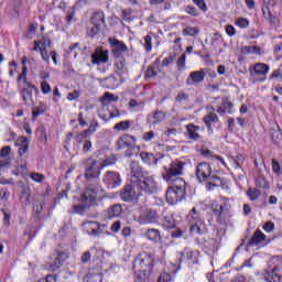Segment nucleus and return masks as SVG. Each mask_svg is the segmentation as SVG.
Listing matches in <instances>:
<instances>
[{
  "mask_svg": "<svg viewBox=\"0 0 282 282\" xmlns=\"http://www.w3.org/2000/svg\"><path fill=\"white\" fill-rule=\"evenodd\" d=\"M4 218H3V226H6L7 228L10 227V213L9 212H4Z\"/></svg>",
  "mask_w": 282,
  "mask_h": 282,
  "instance_id": "nucleus-64",
  "label": "nucleus"
},
{
  "mask_svg": "<svg viewBox=\"0 0 282 282\" xmlns=\"http://www.w3.org/2000/svg\"><path fill=\"white\" fill-rule=\"evenodd\" d=\"M188 99V95H186V93L181 91L178 93V95L176 96V102H182L183 100H187Z\"/></svg>",
  "mask_w": 282,
  "mask_h": 282,
  "instance_id": "nucleus-63",
  "label": "nucleus"
},
{
  "mask_svg": "<svg viewBox=\"0 0 282 282\" xmlns=\"http://www.w3.org/2000/svg\"><path fill=\"white\" fill-rule=\"evenodd\" d=\"M100 28L101 26L98 24H91V26H89L87 30L88 36H90V39H94V36H96L98 32H100Z\"/></svg>",
  "mask_w": 282,
  "mask_h": 282,
  "instance_id": "nucleus-40",
  "label": "nucleus"
},
{
  "mask_svg": "<svg viewBox=\"0 0 282 282\" xmlns=\"http://www.w3.org/2000/svg\"><path fill=\"white\" fill-rule=\"evenodd\" d=\"M140 158L143 162H151V159L153 158V153H149V152H141L140 153Z\"/></svg>",
  "mask_w": 282,
  "mask_h": 282,
  "instance_id": "nucleus-56",
  "label": "nucleus"
},
{
  "mask_svg": "<svg viewBox=\"0 0 282 282\" xmlns=\"http://www.w3.org/2000/svg\"><path fill=\"white\" fill-rule=\"evenodd\" d=\"M263 276L268 282H282V276L276 274V268L271 271H264Z\"/></svg>",
  "mask_w": 282,
  "mask_h": 282,
  "instance_id": "nucleus-26",
  "label": "nucleus"
},
{
  "mask_svg": "<svg viewBox=\"0 0 282 282\" xmlns=\"http://www.w3.org/2000/svg\"><path fill=\"white\" fill-rule=\"evenodd\" d=\"M164 118H166V112L156 110L154 113L148 116L147 122L150 126H155L164 122Z\"/></svg>",
  "mask_w": 282,
  "mask_h": 282,
  "instance_id": "nucleus-21",
  "label": "nucleus"
},
{
  "mask_svg": "<svg viewBox=\"0 0 282 282\" xmlns=\"http://www.w3.org/2000/svg\"><path fill=\"white\" fill-rule=\"evenodd\" d=\"M120 98L111 93H105L101 97V102H118Z\"/></svg>",
  "mask_w": 282,
  "mask_h": 282,
  "instance_id": "nucleus-38",
  "label": "nucleus"
},
{
  "mask_svg": "<svg viewBox=\"0 0 282 282\" xmlns=\"http://www.w3.org/2000/svg\"><path fill=\"white\" fill-rule=\"evenodd\" d=\"M272 171L275 175H281V164L276 160H272Z\"/></svg>",
  "mask_w": 282,
  "mask_h": 282,
  "instance_id": "nucleus-51",
  "label": "nucleus"
},
{
  "mask_svg": "<svg viewBox=\"0 0 282 282\" xmlns=\"http://www.w3.org/2000/svg\"><path fill=\"white\" fill-rule=\"evenodd\" d=\"M116 162H117V159L115 154L99 159V164H101V169H105L106 166H113Z\"/></svg>",
  "mask_w": 282,
  "mask_h": 282,
  "instance_id": "nucleus-31",
  "label": "nucleus"
},
{
  "mask_svg": "<svg viewBox=\"0 0 282 282\" xmlns=\"http://www.w3.org/2000/svg\"><path fill=\"white\" fill-rule=\"evenodd\" d=\"M203 122L206 124L207 130L213 133V126L212 124H217L219 122V117H217V113L209 111L207 115L203 118Z\"/></svg>",
  "mask_w": 282,
  "mask_h": 282,
  "instance_id": "nucleus-22",
  "label": "nucleus"
},
{
  "mask_svg": "<svg viewBox=\"0 0 282 282\" xmlns=\"http://www.w3.org/2000/svg\"><path fill=\"white\" fill-rule=\"evenodd\" d=\"M36 94H39V89L31 83H26V86L22 88L23 101L28 107H32L36 102Z\"/></svg>",
  "mask_w": 282,
  "mask_h": 282,
  "instance_id": "nucleus-11",
  "label": "nucleus"
},
{
  "mask_svg": "<svg viewBox=\"0 0 282 282\" xmlns=\"http://www.w3.org/2000/svg\"><path fill=\"white\" fill-rule=\"evenodd\" d=\"M102 182L107 188H118L122 184V177L116 171H107L104 174Z\"/></svg>",
  "mask_w": 282,
  "mask_h": 282,
  "instance_id": "nucleus-12",
  "label": "nucleus"
},
{
  "mask_svg": "<svg viewBox=\"0 0 282 282\" xmlns=\"http://www.w3.org/2000/svg\"><path fill=\"white\" fill-rule=\"evenodd\" d=\"M129 127H131L130 121H121V122L115 124V129L117 131H127L129 129Z\"/></svg>",
  "mask_w": 282,
  "mask_h": 282,
  "instance_id": "nucleus-43",
  "label": "nucleus"
},
{
  "mask_svg": "<svg viewBox=\"0 0 282 282\" xmlns=\"http://www.w3.org/2000/svg\"><path fill=\"white\" fill-rule=\"evenodd\" d=\"M199 127L198 126H195L193 123L188 124L187 126V133H188V138L189 140H199Z\"/></svg>",
  "mask_w": 282,
  "mask_h": 282,
  "instance_id": "nucleus-30",
  "label": "nucleus"
},
{
  "mask_svg": "<svg viewBox=\"0 0 282 282\" xmlns=\"http://www.w3.org/2000/svg\"><path fill=\"white\" fill-rule=\"evenodd\" d=\"M145 237L150 239V241H160V230L158 229H148L145 231Z\"/></svg>",
  "mask_w": 282,
  "mask_h": 282,
  "instance_id": "nucleus-35",
  "label": "nucleus"
},
{
  "mask_svg": "<svg viewBox=\"0 0 282 282\" xmlns=\"http://www.w3.org/2000/svg\"><path fill=\"white\" fill-rule=\"evenodd\" d=\"M122 215V206L113 205L108 209L109 217H120Z\"/></svg>",
  "mask_w": 282,
  "mask_h": 282,
  "instance_id": "nucleus-37",
  "label": "nucleus"
},
{
  "mask_svg": "<svg viewBox=\"0 0 282 282\" xmlns=\"http://www.w3.org/2000/svg\"><path fill=\"white\" fill-rule=\"evenodd\" d=\"M120 228H122V223L120 220H116L111 227H110V230L112 232H120Z\"/></svg>",
  "mask_w": 282,
  "mask_h": 282,
  "instance_id": "nucleus-57",
  "label": "nucleus"
},
{
  "mask_svg": "<svg viewBox=\"0 0 282 282\" xmlns=\"http://www.w3.org/2000/svg\"><path fill=\"white\" fill-rule=\"evenodd\" d=\"M213 213L216 217H219L220 219H224L226 215H228V210H230V206L228 204L219 205L217 203H214L212 205Z\"/></svg>",
  "mask_w": 282,
  "mask_h": 282,
  "instance_id": "nucleus-20",
  "label": "nucleus"
},
{
  "mask_svg": "<svg viewBox=\"0 0 282 282\" xmlns=\"http://www.w3.org/2000/svg\"><path fill=\"white\" fill-rule=\"evenodd\" d=\"M69 259V253L65 251H55L51 257L46 264V268L51 270V272H56L59 268L63 267V263Z\"/></svg>",
  "mask_w": 282,
  "mask_h": 282,
  "instance_id": "nucleus-8",
  "label": "nucleus"
},
{
  "mask_svg": "<svg viewBox=\"0 0 282 282\" xmlns=\"http://www.w3.org/2000/svg\"><path fill=\"white\" fill-rule=\"evenodd\" d=\"M134 177L138 180L137 186L139 191H143V193H149L150 195L158 193V183L153 176L149 175V172L137 171Z\"/></svg>",
  "mask_w": 282,
  "mask_h": 282,
  "instance_id": "nucleus-7",
  "label": "nucleus"
},
{
  "mask_svg": "<svg viewBox=\"0 0 282 282\" xmlns=\"http://www.w3.org/2000/svg\"><path fill=\"white\" fill-rule=\"evenodd\" d=\"M182 257L183 259H187V261H197V251H193L191 249H185L183 252H182Z\"/></svg>",
  "mask_w": 282,
  "mask_h": 282,
  "instance_id": "nucleus-34",
  "label": "nucleus"
},
{
  "mask_svg": "<svg viewBox=\"0 0 282 282\" xmlns=\"http://www.w3.org/2000/svg\"><path fill=\"white\" fill-rule=\"evenodd\" d=\"M254 74L258 76H265L270 72V66L264 63H257L253 67Z\"/></svg>",
  "mask_w": 282,
  "mask_h": 282,
  "instance_id": "nucleus-29",
  "label": "nucleus"
},
{
  "mask_svg": "<svg viewBox=\"0 0 282 282\" xmlns=\"http://www.w3.org/2000/svg\"><path fill=\"white\" fill-rule=\"evenodd\" d=\"M10 147H4L1 149L0 151V156L4 158L3 160H0V169H6V166H8V164H10V159H8V155H10Z\"/></svg>",
  "mask_w": 282,
  "mask_h": 282,
  "instance_id": "nucleus-28",
  "label": "nucleus"
},
{
  "mask_svg": "<svg viewBox=\"0 0 282 282\" xmlns=\"http://www.w3.org/2000/svg\"><path fill=\"white\" fill-rule=\"evenodd\" d=\"M115 74L120 77L121 83H124L127 76H129V69L127 68V62L124 59H119L115 62Z\"/></svg>",
  "mask_w": 282,
  "mask_h": 282,
  "instance_id": "nucleus-16",
  "label": "nucleus"
},
{
  "mask_svg": "<svg viewBox=\"0 0 282 282\" xmlns=\"http://www.w3.org/2000/svg\"><path fill=\"white\" fill-rule=\"evenodd\" d=\"M85 282H102V275L100 273H91V271H89L85 278H84Z\"/></svg>",
  "mask_w": 282,
  "mask_h": 282,
  "instance_id": "nucleus-33",
  "label": "nucleus"
},
{
  "mask_svg": "<svg viewBox=\"0 0 282 282\" xmlns=\"http://www.w3.org/2000/svg\"><path fill=\"white\" fill-rule=\"evenodd\" d=\"M30 187L28 185H23L20 192V199L23 204H30Z\"/></svg>",
  "mask_w": 282,
  "mask_h": 282,
  "instance_id": "nucleus-32",
  "label": "nucleus"
},
{
  "mask_svg": "<svg viewBox=\"0 0 282 282\" xmlns=\"http://www.w3.org/2000/svg\"><path fill=\"white\" fill-rule=\"evenodd\" d=\"M90 25H105V13L101 11L95 12L90 19Z\"/></svg>",
  "mask_w": 282,
  "mask_h": 282,
  "instance_id": "nucleus-27",
  "label": "nucleus"
},
{
  "mask_svg": "<svg viewBox=\"0 0 282 282\" xmlns=\"http://www.w3.org/2000/svg\"><path fill=\"white\" fill-rule=\"evenodd\" d=\"M21 80H23L24 87H28V83H30L28 82V66L22 68V73L18 77V83H21Z\"/></svg>",
  "mask_w": 282,
  "mask_h": 282,
  "instance_id": "nucleus-41",
  "label": "nucleus"
},
{
  "mask_svg": "<svg viewBox=\"0 0 282 282\" xmlns=\"http://www.w3.org/2000/svg\"><path fill=\"white\" fill-rule=\"evenodd\" d=\"M184 173V163L174 161L169 167L164 166L162 177L167 184H172L165 194L166 202L170 206H175L177 202H182L186 197V181L180 177Z\"/></svg>",
  "mask_w": 282,
  "mask_h": 282,
  "instance_id": "nucleus-1",
  "label": "nucleus"
},
{
  "mask_svg": "<svg viewBox=\"0 0 282 282\" xmlns=\"http://www.w3.org/2000/svg\"><path fill=\"white\" fill-rule=\"evenodd\" d=\"M183 34H185V36H197V34H199V29L195 26H187L183 30Z\"/></svg>",
  "mask_w": 282,
  "mask_h": 282,
  "instance_id": "nucleus-39",
  "label": "nucleus"
},
{
  "mask_svg": "<svg viewBox=\"0 0 282 282\" xmlns=\"http://www.w3.org/2000/svg\"><path fill=\"white\" fill-rule=\"evenodd\" d=\"M85 169L86 182L98 184L100 182V173L102 171V165L99 160L94 158H88L83 162Z\"/></svg>",
  "mask_w": 282,
  "mask_h": 282,
  "instance_id": "nucleus-5",
  "label": "nucleus"
},
{
  "mask_svg": "<svg viewBox=\"0 0 282 282\" xmlns=\"http://www.w3.org/2000/svg\"><path fill=\"white\" fill-rule=\"evenodd\" d=\"M43 113H45V108L43 107L33 108V118H39V116H43Z\"/></svg>",
  "mask_w": 282,
  "mask_h": 282,
  "instance_id": "nucleus-58",
  "label": "nucleus"
},
{
  "mask_svg": "<svg viewBox=\"0 0 282 282\" xmlns=\"http://www.w3.org/2000/svg\"><path fill=\"white\" fill-rule=\"evenodd\" d=\"M185 12L189 14V17H199V11L197 10V8H195V6L189 4L185 7Z\"/></svg>",
  "mask_w": 282,
  "mask_h": 282,
  "instance_id": "nucleus-45",
  "label": "nucleus"
},
{
  "mask_svg": "<svg viewBox=\"0 0 282 282\" xmlns=\"http://www.w3.org/2000/svg\"><path fill=\"white\" fill-rule=\"evenodd\" d=\"M80 96V91L74 90L73 93H69L67 95V100H77V98Z\"/></svg>",
  "mask_w": 282,
  "mask_h": 282,
  "instance_id": "nucleus-62",
  "label": "nucleus"
},
{
  "mask_svg": "<svg viewBox=\"0 0 282 282\" xmlns=\"http://www.w3.org/2000/svg\"><path fill=\"white\" fill-rule=\"evenodd\" d=\"M140 188L138 184L126 185L120 193V197L123 202H138L140 199Z\"/></svg>",
  "mask_w": 282,
  "mask_h": 282,
  "instance_id": "nucleus-10",
  "label": "nucleus"
},
{
  "mask_svg": "<svg viewBox=\"0 0 282 282\" xmlns=\"http://www.w3.org/2000/svg\"><path fill=\"white\" fill-rule=\"evenodd\" d=\"M164 228H173L175 226V218L173 216H164L163 220Z\"/></svg>",
  "mask_w": 282,
  "mask_h": 282,
  "instance_id": "nucleus-42",
  "label": "nucleus"
},
{
  "mask_svg": "<svg viewBox=\"0 0 282 282\" xmlns=\"http://www.w3.org/2000/svg\"><path fill=\"white\" fill-rule=\"evenodd\" d=\"M193 2L199 8V10H202L203 12H207L208 7L206 6V2L204 0H193Z\"/></svg>",
  "mask_w": 282,
  "mask_h": 282,
  "instance_id": "nucleus-50",
  "label": "nucleus"
},
{
  "mask_svg": "<svg viewBox=\"0 0 282 282\" xmlns=\"http://www.w3.org/2000/svg\"><path fill=\"white\" fill-rule=\"evenodd\" d=\"M98 127H100V124H98V121L96 119L91 120L89 123V128L82 131L76 138V142L78 144H80V142H83V140H87V138H89V135L96 133V129H98Z\"/></svg>",
  "mask_w": 282,
  "mask_h": 282,
  "instance_id": "nucleus-15",
  "label": "nucleus"
},
{
  "mask_svg": "<svg viewBox=\"0 0 282 282\" xmlns=\"http://www.w3.org/2000/svg\"><path fill=\"white\" fill-rule=\"evenodd\" d=\"M147 268H153V256L148 252L139 253L132 262V270L137 276H151V271L147 272Z\"/></svg>",
  "mask_w": 282,
  "mask_h": 282,
  "instance_id": "nucleus-4",
  "label": "nucleus"
},
{
  "mask_svg": "<svg viewBox=\"0 0 282 282\" xmlns=\"http://www.w3.org/2000/svg\"><path fill=\"white\" fill-rule=\"evenodd\" d=\"M80 259H82V263H89V261H91V252L89 251L84 252Z\"/></svg>",
  "mask_w": 282,
  "mask_h": 282,
  "instance_id": "nucleus-59",
  "label": "nucleus"
},
{
  "mask_svg": "<svg viewBox=\"0 0 282 282\" xmlns=\"http://www.w3.org/2000/svg\"><path fill=\"white\" fill-rule=\"evenodd\" d=\"M246 158L243 156V154H237L236 159H235V164L237 169H241V166L243 165Z\"/></svg>",
  "mask_w": 282,
  "mask_h": 282,
  "instance_id": "nucleus-49",
  "label": "nucleus"
},
{
  "mask_svg": "<svg viewBox=\"0 0 282 282\" xmlns=\"http://www.w3.org/2000/svg\"><path fill=\"white\" fill-rule=\"evenodd\" d=\"M247 196L249 197V199L251 202H257V199H259V197H261V191L254 188V187H250L247 191Z\"/></svg>",
  "mask_w": 282,
  "mask_h": 282,
  "instance_id": "nucleus-36",
  "label": "nucleus"
},
{
  "mask_svg": "<svg viewBox=\"0 0 282 282\" xmlns=\"http://www.w3.org/2000/svg\"><path fill=\"white\" fill-rule=\"evenodd\" d=\"M116 147L118 151H126V155H131L140 152V145H138V139L131 134H122L117 139Z\"/></svg>",
  "mask_w": 282,
  "mask_h": 282,
  "instance_id": "nucleus-6",
  "label": "nucleus"
},
{
  "mask_svg": "<svg viewBox=\"0 0 282 282\" xmlns=\"http://www.w3.org/2000/svg\"><path fill=\"white\" fill-rule=\"evenodd\" d=\"M105 189L98 183H89L84 193L80 195L79 205L74 206L75 213L85 215L89 208L98 206L102 202Z\"/></svg>",
  "mask_w": 282,
  "mask_h": 282,
  "instance_id": "nucleus-2",
  "label": "nucleus"
},
{
  "mask_svg": "<svg viewBox=\"0 0 282 282\" xmlns=\"http://www.w3.org/2000/svg\"><path fill=\"white\" fill-rule=\"evenodd\" d=\"M108 43L110 44L112 56L115 58H120L124 54V52H128V47L126 46L124 42L119 41L117 39L110 37L108 40Z\"/></svg>",
  "mask_w": 282,
  "mask_h": 282,
  "instance_id": "nucleus-13",
  "label": "nucleus"
},
{
  "mask_svg": "<svg viewBox=\"0 0 282 282\" xmlns=\"http://www.w3.org/2000/svg\"><path fill=\"white\" fill-rule=\"evenodd\" d=\"M188 223L191 225L189 230L192 235H202V226L204 225V221L199 219V215L194 214L193 216H189Z\"/></svg>",
  "mask_w": 282,
  "mask_h": 282,
  "instance_id": "nucleus-18",
  "label": "nucleus"
},
{
  "mask_svg": "<svg viewBox=\"0 0 282 282\" xmlns=\"http://www.w3.org/2000/svg\"><path fill=\"white\" fill-rule=\"evenodd\" d=\"M109 63V51L102 50V47H97L91 54L93 65H102Z\"/></svg>",
  "mask_w": 282,
  "mask_h": 282,
  "instance_id": "nucleus-14",
  "label": "nucleus"
},
{
  "mask_svg": "<svg viewBox=\"0 0 282 282\" xmlns=\"http://www.w3.org/2000/svg\"><path fill=\"white\" fill-rule=\"evenodd\" d=\"M263 230H265V232H272V230H274V223L272 221H267L263 225Z\"/></svg>",
  "mask_w": 282,
  "mask_h": 282,
  "instance_id": "nucleus-60",
  "label": "nucleus"
},
{
  "mask_svg": "<svg viewBox=\"0 0 282 282\" xmlns=\"http://www.w3.org/2000/svg\"><path fill=\"white\" fill-rule=\"evenodd\" d=\"M15 147H20L18 150L19 155H25V152L30 148V141H28V138L25 137H20L15 141Z\"/></svg>",
  "mask_w": 282,
  "mask_h": 282,
  "instance_id": "nucleus-24",
  "label": "nucleus"
},
{
  "mask_svg": "<svg viewBox=\"0 0 282 282\" xmlns=\"http://www.w3.org/2000/svg\"><path fill=\"white\" fill-rule=\"evenodd\" d=\"M154 138H155V132H153V131L145 132L142 135V140L144 142H151V140H153Z\"/></svg>",
  "mask_w": 282,
  "mask_h": 282,
  "instance_id": "nucleus-55",
  "label": "nucleus"
},
{
  "mask_svg": "<svg viewBox=\"0 0 282 282\" xmlns=\"http://www.w3.org/2000/svg\"><path fill=\"white\" fill-rule=\"evenodd\" d=\"M80 144H83V153H89V151H91V140L89 139H83V141L80 142Z\"/></svg>",
  "mask_w": 282,
  "mask_h": 282,
  "instance_id": "nucleus-44",
  "label": "nucleus"
},
{
  "mask_svg": "<svg viewBox=\"0 0 282 282\" xmlns=\"http://www.w3.org/2000/svg\"><path fill=\"white\" fill-rule=\"evenodd\" d=\"M256 186L259 188H269L268 181L264 177H259L256 180Z\"/></svg>",
  "mask_w": 282,
  "mask_h": 282,
  "instance_id": "nucleus-47",
  "label": "nucleus"
},
{
  "mask_svg": "<svg viewBox=\"0 0 282 282\" xmlns=\"http://www.w3.org/2000/svg\"><path fill=\"white\" fill-rule=\"evenodd\" d=\"M265 241V236L263 234V231L261 229H257L253 234V236L251 237L248 246L252 247V246H259V243Z\"/></svg>",
  "mask_w": 282,
  "mask_h": 282,
  "instance_id": "nucleus-25",
  "label": "nucleus"
},
{
  "mask_svg": "<svg viewBox=\"0 0 282 282\" xmlns=\"http://www.w3.org/2000/svg\"><path fill=\"white\" fill-rule=\"evenodd\" d=\"M196 177L198 182L206 184L207 191H214L216 186H223L224 181L213 172V167L208 163H199L196 167Z\"/></svg>",
  "mask_w": 282,
  "mask_h": 282,
  "instance_id": "nucleus-3",
  "label": "nucleus"
},
{
  "mask_svg": "<svg viewBox=\"0 0 282 282\" xmlns=\"http://www.w3.org/2000/svg\"><path fill=\"white\" fill-rule=\"evenodd\" d=\"M33 52H40L43 61L50 63V55L47 54V50H45V43L43 41H35Z\"/></svg>",
  "mask_w": 282,
  "mask_h": 282,
  "instance_id": "nucleus-23",
  "label": "nucleus"
},
{
  "mask_svg": "<svg viewBox=\"0 0 282 282\" xmlns=\"http://www.w3.org/2000/svg\"><path fill=\"white\" fill-rule=\"evenodd\" d=\"M160 219V214L155 209L141 208V214L138 216L137 221L141 226H147L149 224H158Z\"/></svg>",
  "mask_w": 282,
  "mask_h": 282,
  "instance_id": "nucleus-9",
  "label": "nucleus"
},
{
  "mask_svg": "<svg viewBox=\"0 0 282 282\" xmlns=\"http://www.w3.org/2000/svg\"><path fill=\"white\" fill-rule=\"evenodd\" d=\"M41 89H42V94H51L52 93V87L50 86L47 80H42Z\"/></svg>",
  "mask_w": 282,
  "mask_h": 282,
  "instance_id": "nucleus-48",
  "label": "nucleus"
},
{
  "mask_svg": "<svg viewBox=\"0 0 282 282\" xmlns=\"http://www.w3.org/2000/svg\"><path fill=\"white\" fill-rule=\"evenodd\" d=\"M236 25H238V28H248V25H250V22L246 18H239L236 21Z\"/></svg>",
  "mask_w": 282,
  "mask_h": 282,
  "instance_id": "nucleus-52",
  "label": "nucleus"
},
{
  "mask_svg": "<svg viewBox=\"0 0 282 282\" xmlns=\"http://www.w3.org/2000/svg\"><path fill=\"white\" fill-rule=\"evenodd\" d=\"M204 78H206V73L204 70L192 72L186 79V85H188V87L199 85V83H204Z\"/></svg>",
  "mask_w": 282,
  "mask_h": 282,
  "instance_id": "nucleus-17",
  "label": "nucleus"
},
{
  "mask_svg": "<svg viewBox=\"0 0 282 282\" xmlns=\"http://www.w3.org/2000/svg\"><path fill=\"white\" fill-rule=\"evenodd\" d=\"M270 78H276L281 83L282 82V70L281 69L273 70Z\"/></svg>",
  "mask_w": 282,
  "mask_h": 282,
  "instance_id": "nucleus-61",
  "label": "nucleus"
},
{
  "mask_svg": "<svg viewBox=\"0 0 282 282\" xmlns=\"http://www.w3.org/2000/svg\"><path fill=\"white\" fill-rule=\"evenodd\" d=\"M31 180H33V182H37L41 183L43 182V180H45V176L41 173H36V172H32L30 174Z\"/></svg>",
  "mask_w": 282,
  "mask_h": 282,
  "instance_id": "nucleus-46",
  "label": "nucleus"
},
{
  "mask_svg": "<svg viewBox=\"0 0 282 282\" xmlns=\"http://www.w3.org/2000/svg\"><path fill=\"white\" fill-rule=\"evenodd\" d=\"M152 39H151V35H147L145 37H144V50H145V52H151V50H152Z\"/></svg>",
  "mask_w": 282,
  "mask_h": 282,
  "instance_id": "nucleus-53",
  "label": "nucleus"
},
{
  "mask_svg": "<svg viewBox=\"0 0 282 282\" xmlns=\"http://www.w3.org/2000/svg\"><path fill=\"white\" fill-rule=\"evenodd\" d=\"M101 228H105V225H100L97 221L85 223L86 232L93 235L94 237H97V235H102Z\"/></svg>",
  "mask_w": 282,
  "mask_h": 282,
  "instance_id": "nucleus-19",
  "label": "nucleus"
},
{
  "mask_svg": "<svg viewBox=\"0 0 282 282\" xmlns=\"http://www.w3.org/2000/svg\"><path fill=\"white\" fill-rule=\"evenodd\" d=\"M106 83H108V88L109 89H116V87H118V84H116L117 83L116 77H113V76L108 77L106 79Z\"/></svg>",
  "mask_w": 282,
  "mask_h": 282,
  "instance_id": "nucleus-54",
  "label": "nucleus"
}]
</instances>
